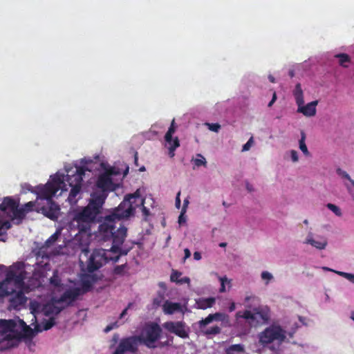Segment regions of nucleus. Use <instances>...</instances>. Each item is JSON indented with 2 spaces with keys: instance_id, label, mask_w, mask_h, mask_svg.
I'll return each mask as SVG.
<instances>
[{
  "instance_id": "f257e3e1",
  "label": "nucleus",
  "mask_w": 354,
  "mask_h": 354,
  "mask_svg": "<svg viewBox=\"0 0 354 354\" xmlns=\"http://www.w3.org/2000/svg\"><path fill=\"white\" fill-rule=\"evenodd\" d=\"M134 195H129L110 214L106 216L99 226V232L105 240L111 239L114 245H121L127 236V228L120 223L115 230L117 222L133 215L136 208L133 206Z\"/></svg>"
},
{
  "instance_id": "f03ea898",
  "label": "nucleus",
  "mask_w": 354,
  "mask_h": 354,
  "mask_svg": "<svg viewBox=\"0 0 354 354\" xmlns=\"http://www.w3.org/2000/svg\"><path fill=\"white\" fill-rule=\"evenodd\" d=\"M103 198L91 197L87 206L75 214L73 221L76 222L77 228L81 232H86L91 229L93 223L102 207Z\"/></svg>"
},
{
  "instance_id": "7ed1b4c3",
  "label": "nucleus",
  "mask_w": 354,
  "mask_h": 354,
  "mask_svg": "<svg viewBox=\"0 0 354 354\" xmlns=\"http://www.w3.org/2000/svg\"><path fill=\"white\" fill-rule=\"evenodd\" d=\"M236 319L243 318L254 327L268 323L270 318V310L267 306H259L252 310H245L236 313Z\"/></svg>"
},
{
  "instance_id": "20e7f679",
  "label": "nucleus",
  "mask_w": 354,
  "mask_h": 354,
  "mask_svg": "<svg viewBox=\"0 0 354 354\" xmlns=\"http://www.w3.org/2000/svg\"><path fill=\"white\" fill-rule=\"evenodd\" d=\"M115 249L114 247H111L110 250L102 248L95 249L88 259L86 268L87 271L93 272L111 261L113 262L118 261L119 255L112 256V252H116Z\"/></svg>"
},
{
  "instance_id": "39448f33",
  "label": "nucleus",
  "mask_w": 354,
  "mask_h": 354,
  "mask_svg": "<svg viewBox=\"0 0 354 354\" xmlns=\"http://www.w3.org/2000/svg\"><path fill=\"white\" fill-rule=\"evenodd\" d=\"M65 186L64 176L56 174L51 176V180L46 185L37 186L34 192L37 194L38 198L50 201L53 200L52 198L59 189L66 190V188H64Z\"/></svg>"
},
{
  "instance_id": "423d86ee",
  "label": "nucleus",
  "mask_w": 354,
  "mask_h": 354,
  "mask_svg": "<svg viewBox=\"0 0 354 354\" xmlns=\"http://www.w3.org/2000/svg\"><path fill=\"white\" fill-rule=\"evenodd\" d=\"M162 328L156 322H148L143 326L140 335H136L140 344L149 348H156V342L160 339L162 334Z\"/></svg>"
},
{
  "instance_id": "0eeeda50",
  "label": "nucleus",
  "mask_w": 354,
  "mask_h": 354,
  "mask_svg": "<svg viewBox=\"0 0 354 354\" xmlns=\"http://www.w3.org/2000/svg\"><path fill=\"white\" fill-rule=\"evenodd\" d=\"M259 343L263 347L273 342L282 344L286 339V332L279 325L272 324L258 335Z\"/></svg>"
},
{
  "instance_id": "6e6552de",
  "label": "nucleus",
  "mask_w": 354,
  "mask_h": 354,
  "mask_svg": "<svg viewBox=\"0 0 354 354\" xmlns=\"http://www.w3.org/2000/svg\"><path fill=\"white\" fill-rule=\"evenodd\" d=\"M113 174V171L111 169L107 170L98 176L96 182V186L100 189V190L93 192L91 195V197L96 198L97 196H100L103 198V203H104L108 196V192L114 191L117 187L116 185L113 183L111 178V176Z\"/></svg>"
},
{
  "instance_id": "1a4fd4ad",
  "label": "nucleus",
  "mask_w": 354,
  "mask_h": 354,
  "mask_svg": "<svg viewBox=\"0 0 354 354\" xmlns=\"http://www.w3.org/2000/svg\"><path fill=\"white\" fill-rule=\"evenodd\" d=\"M87 169L84 167H78L76 169L75 174L73 175H67L66 180L71 187L68 201L70 203L77 202L76 197L80 193L83 181V176Z\"/></svg>"
},
{
  "instance_id": "9d476101",
  "label": "nucleus",
  "mask_w": 354,
  "mask_h": 354,
  "mask_svg": "<svg viewBox=\"0 0 354 354\" xmlns=\"http://www.w3.org/2000/svg\"><path fill=\"white\" fill-rule=\"evenodd\" d=\"M293 95L295 99L296 104L298 106L297 112L301 113L306 117H312L316 114V106L318 103L317 100L308 103L306 105L304 104V98L303 90L299 83H297L293 91Z\"/></svg>"
},
{
  "instance_id": "9b49d317",
  "label": "nucleus",
  "mask_w": 354,
  "mask_h": 354,
  "mask_svg": "<svg viewBox=\"0 0 354 354\" xmlns=\"http://www.w3.org/2000/svg\"><path fill=\"white\" fill-rule=\"evenodd\" d=\"M138 344L136 335L122 338L114 352L116 354H124L127 352L136 353L138 350Z\"/></svg>"
},
{
  "instance_id": "f8f14e48",
  "label": "nucleus",
  "mask_w": 354,
  "mask_h": 354,
  "mask_svg": "<svg viewBox=\"0 0 354 354\" xmlns=\"http://www.w3.org/2000/svg\"><path fill=\"white\" fill-rule=\"evenodd\" d=\"M25 278L26 271L19 266H12L6 274V281L10 285L13 283L18 288H23Z\"/></svg>"
},
{
  "instance_id": "ddd939ff",
  "label": "nucleus",
  "mask_w": 354,
  "mask_h": 354,
  "mask_svg": "<svg viewBox=\"0 0 354 354\" xmlns=\"http://www.w3.org/2000/svg\"><path fill=\"white\" fill-rule=\"evenodd\" d=\"M163 327L169 333L175 334L180 338L189 337V328L184 322H166L163 324Z\"/></svg>"
},
{
  "instance_id": "4468645a",
  "label": "nucleus",
  "mask_w": 354,
  "mask_h": 354,
  "mask_svg": "<svg viewBox=\"0 0 354 354\" xmlns=\"http://www.w3.org/2000/svg\"><path fill=\"white\" fill-rule=\"evenodd\" d=\"M82 294V289L80 288H73L66 290L62 296L55 302L57 304L65 303L66 306L71 304Z\"/></svg>"
},
{
  "instance_id": "2eb2a0df",
  "label": "nucleus",
  "mask_w": 354,
  "mask_h": 354,
  "mask_svg": "<svg viewBox=\"0 0 354 354\" xmlns=\"http://www.w3.org/2000/svg\"><path fill=\"white\" fill-rule=\"evenodd\" d=\"M46 205L41 208L42 214L51 220H56L59 214V206L53 200L46 201Z\"/></svg>"
},
{
  "instance_id": "dca6fc26",
  "label": "nucleus",
  "mask_w": 354,
  "mask_h": 354,
  "mask_svg": "<svg viewBox=\"0 0 354 354\" xmlns=\"http://www.w3.org/2000/svg\"><path fill=\"white\" fill-rule=\"evenodd\" d=\"M10 295L11 297L9 299V306L15 310L20 309L21 306L25 305L27 301L26 297L21 290L18 292L13 290L12 293Z\"/></svg>"
},
{
  "instance_id": "f3484780",
  "label": "nucleus",
  "mask_w": 354,
  "mask_h": 354,
  "mask_svg": "<svg viewBox=\"0 0 354 354\" xmlns=\"http://www.w3.org/2000/svg\"><path fill=\"white\" fill-rule=\"evenodd\" d=\"M19 202L12 199L10 197L4 198L2 203L0 205V210L6 212L7 210L10 211L13 213L16 207H18Z\"/></svg>"
},
{
  "instance_id": "a211bd4d",
  "label": "nucleus",
  "mask_w": 354,
  "mask_h": 354,
  "mask_svg": "<svg viewBox=\"0 0 354 354\" xmlns=\"http://www.w3.org/2000/svg\"><path fill=\"white\" fill-rule=\"evenodd\" d=\"M163 312L167 315H172L181 310L180 303H174L167 300L162 306Z\"/></svg>"
},
{
  "instance_id": "6ab92c4d",
  "label": "nucleus",
  "mask_w": 354,
  "mask_h": 354,
  "mask_svg": "<svg viewBox=\"0 0 354 354\" xmlns=\"http://www.w3.org/2000/svg\"><path fill=\"white\" fill-rule=\"evenodd\" d=\"M15 324L12 320L0 319V337H3L8 331L12 330Z\"/></svg>"
},
{
  "instance_id": "aec40b11",
  "label": "nucleus",
  "mask_w": 354,
  "mask_h": 354,
  "mask_svg": "<svg viewBox=\"0 0 354 354\" xmlns=\"http://www.w3.org/2000/svg\"><path fill=\"white\" fill-rule=\"evenodd\" d=\"M306 243L311 245L312 246L319 250H323L327 245V241L326 239L321 238L319 240L317 241L310 236H308V238L306 239Z\"/></svg>"
},
{
  "instance_id": "412c9836",
  "label": "nucleus",
  "mask_w": 354,
  "mask_h": 354,
  "mask_svg": "<svg viewBox=\"0 0 354 354\" xmlns=\"http://www.w3.org/2000/svg\"><path fill=\"white\" fill-rule=\"evenodd\" d=\"M214 303L215 298L214 297L201 298L196 301L198 308L203 310L211 308L214 304Z\"/></svg>"
},
{
  "instance_id": "4be33fe9",
  "label": "nucleus",
  "mask_w": 354,
  "mask_h": 354,
  "mask_svg": "<svg viewBox=\"0 0 354 354\" xmlns=\"http://www.w3.org/2000/svg\"><path fill=\"white\" fill-rule=\"evenodd\" d=\"M10 285V284L8 282L6 281V279L3 281L0 282V299L12 293L13 289L8 287Z\"/></svg>"
},
{
  "instance_id": "5701e85b",
  "label": "nucleus",
  "mask_w": 354,
  "mask_h": 354,
  "mask_svg": "<svg viewBox=\"0 0 354 354\" xmlns=\"http://www.w3.org/2000/svg\"><path fill=\"white\" fill-rule=\"evenodd\" d=\"M306 138V133H305L304 131L301 130V138L299 141V149L306 156H310V152L307 148V146L306 145V142H305Z\"/></svg>"
},
{
  "instance_id": "b1692460",
  "label": "nucleus",
  "mask_w": 354,
  "mask_h": 354,
  "mask_svg": "<svg viewBox=\"0 0 354 354\" xmlns=\"http://www.w3.org/2000/svg\"><path fill=\"white\" fill-rule=\"evenodd\" d=\"M176 131L175 122L174 120H172L171 125L165 134V140L167 144H171L174 139L172 138V135Z\"/></svg>"
},
{
  "instance_id": "393cba45",
  "label": "nucleus",
  "mask_w": 354,
  "mask_h": 354,
  "mask_svg": "<svg viewBox=\"0 0 354 354\" xmlns=\"http://www.w3.org/2000/svg\"><path fill=\"white\" fill-rule=\"evenodd\" d=\"M27 214L26 208L22 207H16V209L14 210L12 213V219H19L20 221L23 220Z\"/></svg>"
},
{
  "instance_id": "a878e982",
  "label": "nucleus",
  "mask_w": 354,
  "mask_h": 354,
  "mask_svg": "<svg viewBox=\"0 0 354 354\" xmlns=\"http://www.w3.org/2000/svg\"><path fill=\"white\" fill-rule=\"evenodd\" d=\"M244 351V347L241 344H233L225 349V354H234L236 353H241Z\"/></svg>"
},
{
  "instance_id": "bb28decb",
  "label": "nucleus",
  "mask_w": 354,
  "mask_h": 354,
  "mask_svg": "<svg viewBox=\"0 0 354 354\" xmlns=\"http://www.w3.org/2000/svg\"><path fill=\"white\" fill-rule=\"evenodd\" d=\"M201 331L203 333V335L209 336V335H216L221 333V329L218 326H212L209 328L204 329L203 328L201 330Z\"/></svg>"
},
{
  "instance_id": "cd10ccee",
  "label": "nucleus",
  "mask_w": 354,
  "mask_h": 354,
  "mask_svg": "<svg viewBox=\"0 0 354 354\" xmlns=\"http://www.w3.org/2000/svg\"><path fill=\"white\" fill-rule=\"evenodd\" d=\"M169 154L171 158L174 157L175 153L174 151L180 146V142L177 137H176L171 144H169Z\"/></svg>"
},
{
  "instance_id": "c85d7f7f",
  "label": "nucleus",
  "mask_w": 354,
  "mask_h": 354,
  "mask_svg": "<svg viewBox=\"0 0 354 354\" xmlns=\"http://www.w3.org/2000/svg\"><path fill=\"white\" fill-rule=\"evenodd\" d=\"M339 59V64L344 67H346V63L350 62V57L347 54L340 53L335 55Z\"/></svg>"
},
{
  "instance_id": "c756f323",
  "label": "nucleus",
  "mask_w": 354,
  "mask_h": 354,
  "mask_svg": "<svg viewBox=\"0 0 354 354\" xmlns=\"http://www.w3.org/2000/svg\"><path fill=\"white\" fill-rule=\"evenodd\" d=\"M212 317H213L214 321H228L229 320V316L225 313H216L214 314H211Z\"/></svg>"
},
{
  "instance_id": "7c9ffc66",
  "label": "nucleus",
  "mask_w": 354,
  "mask_h": 354,
  "mask_svg": "<svg viewBox=\"0 0 354 354\" xmlns=\"http://www.w3.org/2000/svg\"><path fill=\"white\" fill-rule=\"evenodd\" d=\"M23 335L26 338H32L35 336V330L29 326L25 325L23 328Z\"/></svg>"
},
{
  "instance_id": "2f4dec72",
  "label": "nucleus",
  "mask_w": 354,
  "mask_h": 354,
  "mask_svg": "<svg viewBox=\"0 0 354 354\" xmlns=\"http://www.w3.org/2000/svg\"><path fill=\"white\" fill-rule=\"evenodd\" d=\"M213 321V317H212V315L209 314L207 317L198 322V326L200 329L202 330L206 325L210 324Z\"/></svg>"
},
{
  "instance_id": "473e14b6",
  "label": "nucleus",
  "mask_w": 354,
  "mask_h": 354,
  "mask_svg": "<svg viewBox=\"0 0 354 354\" xmlns=\"http://www.w3.org/2000/svg\"><path fill=\"white\" fill-rule=\"evenodd\" d=\"M55 324V319L51 317L42 323L43 330H48L50 329Z\"/></svg>"
},
{
  "instance_id": "72a5a7b5",
  "label": "nucleus",
  "mask_w": 354,
  "mask_h": 354,
  "mask_svg": "<svg viewBox=\"0 0 354 354\" xmlns=\"http://www.w3.org/2000/svg\"><path fill=\"white\" fill-rule=\"evenodd\" d=\"M326 207L331 210L336 216H342V211L339 209V207L337 205L332 204V203H328L326 205Z\"/></svg>"
},
{
  "instance_id": "f704fd0d",
  "label": "nucleus",
  "mask_w": 354,
  "mask_h": 354,
  "mask_svg": "<svg viewBox=\"0 0 354 354\" xmlns=\"http://www.w3.org/2000/svg\"><path fill=\"white\" fill-rule=\"evenodd\" d=\"M59 235V232H55L53 234H52L46 241V245L47 246H50L52 244H53L57 239H58V236Z\"/></svg>"
},
{
  "instance_id": "c9c22d12",
  "label": "nucleus",
  "mask_w": 354,
  "mask_h": 354,
  "mask_svg": "<svg viewBox=\"0 0 354 354\" xmlns=\"http://www.w3.org/2000/svg\"><path fill=\"white\" fill-rule=\"evenodd\" d=\"M117 245H114L112 247L115 248L116 252H112V256H116L119 255V257L122 255H126L129 252V250H123L120 248L118 246H116Z\"/></svg>"
},
{
  "instance_id": "e433bc0d",
  "label": "nucleus",
  "mask_w": 354,
  "mask_h": 354,
  "mask_svg": "<svg viewBox=\"0 0 354 354\" xmlns=\"http://www.w3.org/2000/svg\"><path fill=\"white\" fill-rule=\"evenodd\" d=\"M200 158H196L194 160V164L197 167H200L202 165L206 166L207 162L205 160V158L201 154L198 155Z\"/></svg>"
},
{
  "instance_id": "4c0bfd02",
  "label": "nucleus",
  "mask_w": 354,
  "mask_h": 354,
  "mask_svg": "<svg viewBox=\"0 0 354 354\" xmlns=\"http://www.w3.org/2000/svg\"><path fill=\"white\" fill-rule=\"evenodd\" d=\"M181 274L182 273L180 272L173 270L170 276L171 281L178 283V281L180 279L179 277L181 276Z\"/></svg>"
},
{
  "instance_id": "58836bf2",
  "label": "nucleus",
  "mask_w": 354,
  "mask_h": 354,
  "mask_svg": "<svg viewBox=\"0 0 354 354\" xmlns=\"http://www.w3.org/2000/svg\"><path fill=\"white\" fill-rule=\"evenodd\" d=\"M336 171L338 175L341 176L344 178L348 180L352 184V180H353L351 179V176L348 175V174H347V172L341 169L340 168H338Z\"/></svg>"
},
{
  "instance_id": "ea45409f",
  "label": "nucleus",
  "mask_w": 354,
  "mask_h": 354,
  "mask_svg": "<svg viewBox=\"0 0 354 354\" xmlns=\"http://www.w3.org/2000/svg\"><path fill=\"white\" fill-rule=\"evenodd\" d=\"M50 283L55 287H59L60 286V279L57 274H54L50 279Z\"/></svg>"
},
{
  "instance_id": "a19ab883",
  "label": "nucleus",
  "mask_w": 354,
  "mask_h": 354,
  "mask_svg": "<svg viewBox=\"0 0 354 354\" xmlns=\"http://www.w3.org/2000/svg\"><path fill=\"white\" fill-rule=\"evenodd\" d=\"M261 276L262 279L267 280L266 284L273 278L272 274L268 271L262 272Z\"/></svg>"
},
{
  "instance_id": "79ce46f5",
  "label": "nucleus",
  "mask_w": 354,
  "mask_h": 354,
  "mask_svg": "<svg viewBox=\"0 0 354 354\" xmlns=\"http://www.w3.org/2000/svg\"><path fill=\"white\" fill-rule=\"evenodd\" d=\"M82 289L84 290V292L88 291L92 286L91 281L88 280H86V279L82 280Z\"/></svg>"
},
{
  "instance_id": "37998d69",
  "label": "nucleus",
  "mask_w": 354,
  "mask_h": 354,
  "mask_svg": "<svg viewBox=\"0 0 354 354\" xmlns=\"http://www.w3.org/2000/svg\"><path fill=\"white\" fill-rule=\"evenodd\" d=\"M254 143L253 137H251L248 142L243 146L242 151H248Z\"/></svg>"
},
{
  "instance_id": "c03bdc74",
  "label": "nucleus",
  "mask_w": 354,
  "mask_h": 354,
  "mask_svg": "<svg viewBox=\"0 0 354 354\" xmlns=\"http://www.w3.org/2000/svg\"><path fill=\"white\" fill-rule=\"evenodd\" d=\"M207 125L209 129L214 132H218L221 129V125L218 123H208Z\"/></svg>"
},
{
  "instance_id": "a18cd8bd",
  "label": "nucleus",
  "mask_w": 354,
  "mask_h": 354,
  "mask_svg": "<svg viewBox=\"0 0 354 354\" xmlns=\"http://www.w3.org/2000/svg\"><path fill=\"white\" fill-rule=\"evenodd\" d=\"M126 267L125 264L121 265V266H117L114 268V274H122L124 272V268Z\"/></svg>"
},
{
  "instance_id": "49530a36",
  "label": "nucleus",
  "mask_w": 354,
  "mask_h": 354,
  "mask_svg": "<svg viewBox=\"0 0 354 354\" xmlns=\"http://www.w3.org/2000/svg\"><path fill=\"white\" fill-rule=\"evenodd\" d=\"M118 322H115L114 323H112V324H109L108 326H106V328L104 329V332L105 333H107L109 331H111V330H113V328H118Z\"/></svg>"
},
{
  "instance_id": "de8ad7c7",
  "label": "nucleus",
  "mask_w": 354,
  "mask_h": 354,
  "mask_svg": "<svg viewBox=\"0 0 354 354\" xmlns=\"http://www.w3.org/2000/svg\"><path fill=\"white\" fill-rule=\"evenodd\" d=\"M220 281H221V288L219 289V291L221 292H225V282L227 281V277H220Z\"/></svg>"
},
{
  "instance_id": "09e8293b",
  "label": "nucleus",
  "mask_w": 354,
  "mask_h": 354,
  "mask_svg": "<svg viewBox=\"0 0 354 354\" xmlns=\"http://www.w3.org/2000/svg\"><path fill=\"white\" fill-rule=\"evenodd\" d=\"M35 203L33 201L28 202L24 205L23 207L24 208H26L27 213L32 211V208L35 207Z\"/></svg>"
},
{
  "instance_id": "8fccbe9b",
  "label": "nucleus",
  "mask_w": 354,
  "mask_h": 354,
  "mask_svg": "<svg viewBox=\"0 0 354 354\" xmlns=\"http://www.w3.org/2000/svg\"><path fill=\"white\" fill-rule=\"evenodd\" d=\"M141 205H142V214L145 216V219L149 215V210L146 207L144 206V199L141 200Z\"/></svg>"
},
{
  "instance_id": "3c124183",
  "label": "nucleus",
  "mask_w": 354,
  "mask_h": 354,
  "mask_svg": "<svg viewBox=\"0 0 354 354\" xmlns=\"http://www.w3.org/2000/svg\"><path fill=\"white\" fill-rule=\"evenodd\" d=\"M132 305H133V304H132V303H129V304H128L127 307V308H125L122 310V312L120 313V319H122V318H123V317H124L127 314V310H128V309H129V308H131V306Z\"/></svg>"
},
{
  "instance_id": "603ef678",
  "label": "nucleus",
  "mask_w": 354,
  "mask_h": 354,
  "mask_svg": "<svg viewBox=\"0 0 354 354\" xmlns=\"http://www.w3.org/2000/svg\"><path fill=\"white\" fill-rule=\"evenodd\" d=\"M291 158L293 162H297L298 161V154L297 152L295 150H292L290 151Z\"/></svg>"
},
{
  "instance_id": "864d4df0",
  "label": "nucleus",
  "mask_w": 354,
  "mask_h": 354,
  "mask_svg": "<svg viewBox=\"0 0 354 354\" xmlns=\"http://www.w3.org/2000/svg\"><path fill=\"white\" fill-rule=\"evenodd\" d=\"M180 192L179 191L177 194H176V201H175V205H176V207L179 209L180 207Z\"/></svg>"
},
{
  "instance_id": "5fc2aeb1",
  "label": "nucleus",
  "mask_w": 354,
  "mask_h": 354,
  "mask_svg": "<svg viewBox=\"0 0 354 354\" xmlns=\"http://www.w3.org/2000/svg\"><path fill=\"white\" fill-rule=\"evenodd\" d=\"M1 226H2V230L3 229L8 230L11 227V224L9 221H4V222H1Z\"/></svg>"
},
{
  "instance_id": "6e6d98bb",
  "label": "nucleus",
  "mask_w": 354,
  "mask_h": 354,
  "mask_svg": "<svg viewBox=\"0 0 354 354\" xmlns=\"http://www.w3.org/2000/svg\"><path fill=\"white\" fill-rule=\"evenodd\" d=\"M119 334L118 333H115L113 337H112V339H111V342H112V344L111 346H113L115 345L116 343H118V340H119Z\"/></svg>"
},
{
  "instance_id": "4d7b16f0",
  "label": "nucleus",
  "mask_w": 354,
  "mask_h": 354,
  "mask_svg": "<svg viewBox=\"0 0 354 354\" xmlns=\"http://www.w3.org/2000/svg\"><path fill=\"white\" fill-rule=\"evenodd\" d=\"M189 282H190V279L187 277L181 278L178 281V283H180V284L189 283Z\"/></svg>"
},
{
  "instance_id": "13d9d810",
  "label": "nucleus",
  "mask_w": 354,
  "mask_h": 354,
  "mask_svg": "<svg viewBox=\"0 0 354 354\" xmlns=\"http://www.w3.org/2000/svg\"><path fill=\"white\" fill-rule=\"evenodd\" d=\"M185 213V212H183V211H181V213H180V216L178 217V223L180 225H181L183 223H185L186 219H185V217L184 216Z\"/></svg>"
},
{
  "instance_id": "bf43d9fd",
  "label": "nucleus",
  "mask_w": 354,
  "mask_h": 354,
  "mask_svg": "<svg viewBox=\"0 0 354 354\" xmlns=\"http://www.w3.org/2000/svg\"><path fill=\"white\" fill-rule=\"evenodd\" d=\"M276 100H277V94L275 92H274L272 94V100L268 103V106L271 107L272 106V104L275 102Z\"/></svg>"
},
{
  "instance_id": "052dcab7",
  "label": "nucleus",
  "mask_w": 354,
  "mask_h": 354,
  "mask_svg": "<svg viewBox=\"0 0 354 354\" xmlns=\"http://www.w3.org/2000/svg\"><path fill=\"white\" fill-rule=\"evenodd\" d=\"M345 278L349 280L351 282L354 283V274L348 273L345 274Z\"/></svg>"
},
{
  "instance_id": "680f3d73",
  "label": "nucleus",
  "mask_w": 354,
  "mask_h": 354,
  "mask_svg": "<svg viewBox=\"0 0 354 354\" xmlns=\"http://www.w3.org/2000/svg\"><path fill=\"white\" fill-rule=\"evenodd\" d=\"M185 257H184V261L185 259H188L191 256V252L188 248H185L184 250Z\"/></svg>"
},
{
  "instance_id": "e2e57ef3",
  "label": "nucleus",
  "mask_w": 354,
  "mask_h": 354,
  "mask_svg": "<svg viewBox=\"0 0 354 354\" xmlns=\"http://www.w3.org/2000/svg\"><path fill=\"white\" fill-rule=\"evenodd\" d=\"M188 204H189V201L187 198L185 199L184 201H183V208H182V210L181 211H183V212H186V209L188 206Z\"/></svg>"
},
{
  "instance_id": "0e129e2a",
  "label": "nucleus",
  "mask_w": 354,
  "mask_h": 354,
  "mask_svg": "<svg viewBox=\"0 0 354 354\" xmlns=\"http://www.w3.org/2000/svg\"><path fill=\"white\" fill-rule=\"evenodd\" d=\"M201 257H202L201 254L199 252H195L194 253V259L195 260H197V261L201 260Z\"/></svg>"
},
{
  "instance_id": "69168bd1",
  "label": "nucleus",
  "mask_w": 354,
  "mask_h": 354,
  "mask_svg": "<svg viewBox=\"0 0 354 354\" xmlns=\"http://www.w3.org/2000/svg\"><path fill=\"white\" fill-rule=\"evenodd\" d=\"M161 301H162V298L161 297H157V298H155L153 299V303L156 306H160Z\"/></svg>"
},
{
  "instance_id": "338daca9",
  "label": "nucleus",
  "mask_w": 354,
  "mask_h": 354,
  "mask_svg": "<svg viewBox=\"0 0 354 354\" xmlns=\"http://www.w3.org/2000/svg\"><path fill=\"white\" fill-rule=\"evenodd\" d=\"M236 306L234 302H231L229 306V311L232 312L235 310Z\"/></svg>"
},
{
  "instance_id": "774afa93",
  "label": "nucleus",
  "mask_w": 354,
  "mask_h": 354,
  "mask_svg": "<svg viewBox=\"0 0 354 354\" xmlns=\"http://www.w3.org/2000/svg\"><path fill=\"white\" fill-rule=\"evenodd\" d=\"M169 344V342L167 341V342H160L158 345H157V347L159 346L160 348H162L165 346H167Z\"/></svg>"
}]
</instances>
